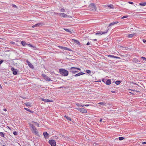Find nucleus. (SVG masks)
<instances>
[{
	"label": "nucleus",
	"instance_id": "nucleus-26",
	"mask_svg": "<svg viewBox=\"0 0 146 146\" xmlns=\"http://www.w3.org/2000/svg\"><path fill=\"white\" fill-rule=\"evenodd\" d=\"M13 74L14 75H16L17 74V71L16 70H15L14 71H13Z\"/></svg>",
	"mask_w": 146,
	"mask_h": 146
},
{
	"label": "nucleus",
	"instance_id": "nucleus-23",
	"mask_svg": "<svg viewBox=\"0 0 146 146\" xmlns=\"http://www.w3.org/2000/svg\"><path fill=\"white\" fill-rule=\"evenodd\" d=\"M139 5L141 6H145L146 5V3H139Z\"/></svg>",
	"mask_w": 146,
	"mask_h": 146
},
{
	"label": "nucleus",
	"instance_id": "nucleus-34",
	"mask_svg": "<svg viewBox=\"0 0 146 146\" xmlns=\"http://www.w3.org/2000/svg\"><path fill=\"white\" fill-rule=\"evenodd\" d=\"M29 46L32 47V48H34L35 46L31 44H27Z\"/></svg>",
	"mask_w": 146,
	"mask_h": 146
},
{
	"label": "nucleus",
	"instance_id": "nucleus-25",
	"mask_svg": "<svg viewBox=\"0 0 146 146\" xmlns=\"http://www.w3.org/2000/svg\"><path fill=\"white\" fill-rule=\"evenodd\" d=\"M40 25V23L37 24H35V25H34L32 27L33 28H34V27H37L39 25Z\"/></svg>",
	"mask_w": 146,
	"mask_h": 146
},
{
	"label": "nucleus",
	"instance_id": "nucleus-38",
	"mask_svg": "<svg viewBox=\"0 0 146 146\" xmlns=\"http://www.w3.org/2000/svg\"><path fill=\"white\" fill-rule=\"evenodd\" d=\"M12 6L14 8L17 9L18 8L17 6L14 4H12Z\"/></svg>",
	"mask_w": 146,
	"mask_h": 146
},
{
	"label": "nucleus",
	"instance_id": "nucleus-31",
	"mask_svg": "<svg viewBox=\"0 0 146 146\" xmlns=\"http://www.w3.org/2000/svg\"><path fill=\"white\" fill-rule=\"evenodd\" d=\"M124 139V138L123 137H119V139L120 140H123Z\"/></svg>",
	"mask_w": 146,
	"mask_h": 146
},
{
	"label": "nucleus",
	"instance_id": "nucleus-39",
	"mask_svg": "<svg viewBox=\"0 0 146 146\" xmlns=\"http://www.w3.org/2000/svg\"><path fill=\"white\" fill-rule=\"evenodd\" d=\"M127 17H128V16H123V17L121 18V19H123L126 18H127Z\"/></svg>",
	"mask_w": 146,
	"mask_h": 146
},
{
	"label": "nucleus",
	"instance_id": "nucleus-19",
	"mask_svg": "<svg viewBox=\"0 0 146 146\" xmlns=\"http://www.w3.org/2000/svg\"><path fill=\"white\" fill-rule=\"evenodd\" d=\"M133 61L136 63L138 62H139L138 60L136 58H134L133 59Z\"/></svg>",
	"mask_w": 146,
	"mask_h": 146
},
{
	"label": "nucleus",
	"instance_id": "nucleus-40",
	"mask_svg": "<svg viewBox=\"0 0 146 146\" xmlns=\"http://www.w3.org/2000/svg\"><path fill=\"white\" fill-rule=\"evenodd\" d=\"M112 58H119V59L120 58L118 57H117L114 56H112Z\"/></svg>",
	"mask_w": 146,
	"mask_h": 146
},
{
	"label": "nucleus",
	"instance_id": "nucleus-43",
	"mask_svg": "<svg viewBox=\"0 0 146 146\" xmlns=\"http://www.w3.org/2000/svg\"><path fill=\"white\" fill-rule=\"evenodd\" d=\"M4 60H2L0 61V64H1L3 62Z\"/></svg>",
	"mask_w": 146,
	"mask_h": 146
},
{
	"label": "nucleus",
	"instance_id": "nucleus-24",
	"mask_svg": "<svg viewBox=\"0 0 146 146\" xmlns=\"http://www.w3.org/2000/svg\"><path fill=\"white\" fill-rule=\"evenodd\" d=\"M24 109H25L26 110H27V111H29L31 113H33V111L30 110L28 108H25Z\"/></svg>",
	"mask_w": 146,
	"mask_h": 146
},
{
	"label": "nucleus",
	"instance_id": "nucleus-14",
	"mask_svg": "<svg viewBox=\"0 0 146 146\" xmlns=\"http://www.w3.org/2000/svg\"><path fill=\"white\" fill-rule=\"evenodd\" d=\"M118 23V21H115V22H113V23H110L109 26V27L110 26H112V25H113L115 24H116L117 23Z\"/></svg>",
	"mask_w": 146,
	"mask_h": 146
},
{
	"label": "nucleus",
	"instance_id": "nucleus-37",
	"mask_svg": "<svg viewBox=\"0 0 146 146\" xmlns=\"http://www.w3.org/2000/svg\"><path fill=\"white\" fill-rule=\"evenodd\" d=\"M86 72L88 73H90L91 72L90 70H86Z\"/></svg>",
	"mask_w": 146,
	"mask_h": 146
},
{
	"label": "nucleus",
	"instance_id": "nucleus-36",
	"mask_svg": "<svg viewBox=\"0 0 146 146\" xmlns=\"http://www.w3.org/2000/svg\"><path fill=\"white\" fill-rule=\"evenodd\" d=\"M108 6L110 8H112L113 7V5H110Z\"/></svg>",
	"mask_w": 146,
	"mask_h": 146
},
{
	"label": "nucleus",
	"instance_id": "nucleus-55",
	"mask_svg": "<svg viewBox=\"0 0 146 146\" xmlns=\"http://www.w3.org/2000/svg\"><path fill=\"white\" fill-rule=\"evenodd\" d=\"M102 121V119H101L100 120V122H101Z\"/></svg>",
	"mask_w": 146,
	"mask_h": 146
},
{
	"label": "nucleus",
	"instance_id": "nucleus-3",
	"mask_svg": "<svg viewBox=\"0 0 146 146\" xmlns=\"http://www.w3.org/2000/svg\"><path fill=\"white\" fill-rule=\"evenodd\" d=\"M75 69H77L79 70H80L81 69L80 68H78L72 67L70 69V72H72L73 74H75L76 72H78V71L76 70Z\"/></svg>",
	"mask_w": 146,
	"mask_h": 146
},
{
	"label": "nucleus",
	"instance_id": "nucleus-4",
	"mask_svg": "<svg viewBox=\"0 0 146 146\" xmlns=\"http://www.w3.org/2000/svg\"><path fill=\"white\" fill-rule=\"evenodd\" d=\"M90 10L91 11H96V7L95 6L94 4L91 3L89 6Z\"/></svg>",
	"mask_w": 146,
	"mask_h": 146
},
{
	"label": "nucleus",
	"instance_id": "nucleus-35",
	"mask_svg": "<svg viewBox=\"0 0 146 146\" xmlns=\"http://www.w3.org/2000/svg\"><path fill=\"white\" fill-rule=\"evenodd\" d=\"M141 58L143 60H145V61H146V58L145 57H141Z\"/></svg>",
	"mask_w": 146,
	"mask_h": 146
},
{
	"label": "nucleus",
	"instance_id": "nucleus-8",
	"mask_svg": "<svg viewBox=\"0 0 146 146\" xmlns=\"http://www.w3.org/2000/svg\"><path fill=\"white\" fill-rule=\"evenodd\" d=\"M42 76L44 77V79L46 81H50L51 80L50 78H49L48 76H47L46 75L43 74H42Z\"/></svg>",
	"mask_w": 146,
	"mask_h": 146
},
{
	"label": "nucleus",
	"instance_id": "nucleus-53",
	"mask_svg": "<svg viewBox=\"0 0 146 146\" xmlns=\"http://www.w3.org/2000/svg\"><path fill=\"white\" fill-rule=\"evenodd\" d=\"M85 106V105H80V106H82V107H84Z\"/></svg>",
	"mask_w": 146,
	"mask_h": 146
},
{
	"label": "nucleus",
	"instance_id": "nucleus-56",
	"mask_svg": "<svg viewBox=\"0 0 146 146\" xmlns=\"http://www.w3.org/2000/svg\"><path fill=\"white\" fill-rule=\"evenodd\" d=\"M4 110L5 111H6L7 110L6 109H5Z\"/></svg>",
	"mask_w": 146,
	"mask_h": 146
},
{
	"label": "nucleus",
	"instance_id": "nucleus-5",
	"mask_svg": "<svg viewBox=\"0 0 146 146\" xmlns=\"http://www.w3.org/2000/svg\"><path fill=\"white\" fill-rule=\"evenodd\" d=\"M76 109L80 111V112L84 113H87V111L85 109L83 108H76Z\"/></svg>",
	"mask_w": 146,
	"mask_h": 146
},
{
	"label": "nucleus",
	"instance_id": "nucleus-20",
	"mask_svg": "<svg viewBox=\"0 0 146 146\" xmlns=\"http://www.w3.org/2000/svg\"><path fill=\"white\" fill-rule=\"evenodd\" d=\"M64 117H65L69 121H71V119L70 117H69L66 115L64 116Z\"/></svg>",
	"mask_w": 146,
	"mask_h": 146
},
{
	"label": "nucleus",
	"instance_id": "nucleus-1",
	"mask_svg": "<svg viewBox=\"0 0 146 146\" xmlns=\"http://www.w3.org/2000/svg\"><path fill=\"white\" fill-rule=\"evenodd\" d=\"M60 73L63 76H67L68 75V71L63 68H61L59 69Z\"/></svg>",
	"mask_w": 146,
	"mask_h": 146
},
{
	"label": "nucleus",
	"instance_id": "nucleus-57",
	"mask_svg": "<svg viewBox=\"0 0 146 146\" xmlns=\"http://www.w3.org/2000/svg\"><path fill=\"white\" fill-rule=\"evenodd\" d=\"M94 40L95 41H96L97 40L96 39H95Z\"/></svg>",
	"mask_w": 146,
	"mask_h": 146
},
{
	"label": "nucleus",
	"instance_id": "nucleus-54",
	"mask_svg": "<svg viewBox=\"0 0 146 146\" xmlns=\"http://www.w3.org/2000/svg\"><path fill=\"white\" fill-rule=\"evenodd\" d=\"M111 92L112 93H115V91H111Z\"/></svg>",
	"mask_w": 146,
	"mask_h": 146
},
{
	"label": "nucleus",
	"instance_id": "nucleus-16",
	"mask_svg": "<svg viewBox=\"0 0 146 146\" xmlns=\"http://www.w3.org/2000/svg\"><path fill=\"white\" fill-rule=\"evenodd\" d=\"M21 43L22 44V45L23 46H25L26 45L28 44H27L26 43V42L24 41H22L21 42Z\"/></svg>",
	"mask_w": 146,
	"mask_h": 146
},
{
	"label": "nucleus",
	"instance_id": "nucleus-42",
	"mask_svg": "<svg viewBox=\"0 0 146 146\" xmlns=\"http://www.w3.org/2000/svg\"><path fill=\"white\" fill-rule=\"evenodd\" d=\"M13 134L15 135H17V133L16 131H14L13 132Z\"/></svg>",
	"mask_w": 146,
	"mask_h": 146
},
{
	"label": "nucleus",
	"instance_id": "nucleus-48",
	"mask_svg": "<svg viewBox=\"0 0 146 146\" xmlns=\"http://www.w3.org/2000/svg\"><path fill=\"white\" fill-rule=\"evenodd\" d=\"M143 42L144 43H145L146 42V40L145 39H143Z\"/></svg>",
	"mask_w": 146,
	"mask_h": 146
},
{
	"label": "nucleus",
	"instance_id": "nucleus-50",
	"mask_svg": "<svg viewBox=\"0 0 146 146\" xmlns=\"http://www.w3.org/2000/svg\"><path fill=\"white\" fill-rule=\"evenodd\" d=\"M146 143V142H142V144L143 145L145 144Z\"/></svg>",
	"mask_w": 146,
	"mask_h": 146
},
{
	"label": "nucleus",
	"instance_id": "nucleus-17",
	"mask_svg": "<svg viewBox=\"0 0 146 146\" xmlns=\"http://www.w3.org/2000/svg\"><path fill=\"white\" fill-rule=\"evenodd\" d=\"M74 40V42L77 44H78L79 45H80V43L78 41L76 40Z\"/></svg>",
	"mask_w": 146,
	"mask_h": 146
},
{
	"label": "nucleus",
	"instance_id": "nucleus-11",
	"mask_svg": "<svg viewBox=\"0 0 146 146\" xmlns=\"http://www.w3.org/2000/svg\"><path fill=\"white\" fill-rule=\"evenodd\" d=\"M43 134L44 136V137L46 139L49 137V134L46 132H44L43 133Z\"/></svg>",
	"mask_w": 146,
	"mask_h": 146
},
{
	"label": "nucleus",
	"instance_id": "nucleus-13",
	"mask_svg": "<svg viewBox=\"0 0 146 146\" xmlns=\"http://www.w3.org/2000/svg\"><path fill=\"white\" fill-rule=\"evenodd\" d=\"M134 35H135V34L134 33L127 35V36L129 38H131Z\"/></svg>",
	"mask_w": 146,
	"mask_h": 146
},
{
	"label": "nucleus",
	"instance_id": "nucleus-32",
	"mask_svg": "<svg viewBox=\"0 0 146 146\" xmlns=\"http://www.w3.org/2000/svg\"><path fill=\"white\" fill-rule=\"evenodd\" d=\"M64 29L66 31L68 32H70V31L68 29Z\"/></svg>",
	"mask_w": 146,
	"mask_h": 146
},
{
	"label": "nucleus",
	"instance_id": "nucleus-44",
	"mask_svg": "<svg viewBox=\"0 0 146 146\" xmlns=\"http://www.w3.org/2000/svg\"><path fill=\"white\" fill-rule=\"evenodd\" d=\"M15 70L14 68L13 67H12L11 68V70L13 71H14Z\"/></svg>",
	"mask_w": 146,
	"mask_h": 146
},
{
	"label": "nucleus",
	"instance_id": "nucleus-10",
	"mask_svg": "<svg viewBox=\"0 0 146 146\" xmlns=\"http://www.w3.org/2000/svg\"><path fill=\"white\" fill-rule=\"evenodd\" d=\"M59 14L60 15V16L63 17H68V16L66 14L64 13H59Z\"/></svg>",
	"mask_w": 146,
	"mask_h": 146
},
{
	"label": "nucleus",
	"instance_id": "nucleus-12",
	"mask_svg": "<svg viewBox=\"0 0 146 146\" xmlns=\"http://www.w3.org/2000/svg\"><path fill=\"white\" fill-rule=\"evenodd\" d=\"M84 74L85 73H83V72H80L79 73L77 74L74 75V76H75V77H77V76H80V75H82L83 74Z\"/></svg>",
	"mask_w": 146,
	"mask_h": 146
},
{
	"label": "nucleus",
	"instance_id": "nucleus-58",
	"mask_svg": "<svg viewBox=\"0 0 146 146\" xmlns=\"http://www.w3.org/2000/svg\"><path fill=\"white\" fill-rule=\"evenodd\" d=\"M2 146H5V145H2Z\"/></svg>",
	"mask_w": 146,
	"mask_h": 146
},
{
	"label": "nucleus",
	"instance_id": "nucleus-45",
	"mask_svg": "<svg viewBox=\"0 0 146 146\" xmlns=\"http://www.w3.org/2000/svg\"><path fill=\"white\" fill-rule=\"evenodd\" d=\"M128 3H129V4H133V2H130V1H129L128 2Z\"/></svg>",
	"mask_w": 146,
	"mask_h": 146
},
{
	"label": "nucleus",
	"instance_id": "nucleus-41",
	"mask_svg": "<svg viewBox=\"0 0 146 146\" xmlns=\"http://www.w3.org/2000/svg\"><path fill=\"white\" fill-rule=\"evenodd\" d=\"M76 105H77V106H80V105H81V104H80L79 103H76Z\"/></svg>",
	"mask_w": 146,
	"mask_h": 146
},
{
	"label": "nucleus",
	"instance_id": "nucleus-28",
	"mask_svg": "<svg viewBox=\"0 0 146 146\" xmlns=\"http://www.w3.org/2000/svg\"><path fill=\"white\" fill-rule=\"evenodd\" d=\"M0 135L2 137H4V133L2 132H0Z\"/></svg>",
	"mask_w": 146,
	"mask_h": 146
},
{
	"label": "nucleus",
	"instance_id": "nucleus-22",
	"mask_svg": "<svg viewBox=\"0 0 146 146\" xmlns=\"http://www.w3.org/2000/svg\"><path fill=\"white\" fill-rule=\"evenodd\" d=\"M106 103H104V102H100L99 103H98V104H100L101 105H104V106L105 105V104H106Z\"/></svg>",
	"mask_w": 146,
	"mask_h": 146
},
{
	"label": "nucleus",
	"instance_id": "nucleus-59",
	"mask_svg": "<svg viewBox=\"0 0 146 146\" xmlns=\"http://www.w3.org/2000/svg\"><path fill=\"white\" fill-rule=\"evenodd\" d=\"M62 87H60V88H62Z\"/></svg>",
	"mask_w": 146,
	"mask_h": 146
},
{
	"label": "nucleus",
	"instance_id": "nucleus-49",
	"mask_svg": "<svg viewBox=\"0 0 146 146\" xmlns=\"http://www.w3.org/2000/svg\"><path fill=\"white\" fill-rule=\"evenodd\" d=\"M59 47H60V48H61L62 49H64V47H63V46H59Z\"/></svg>",
	"mask_w": 146,
	"mask_h": 146
},
{
	"label": "nucleus",
	"instance_id": "nucleus-21",
	"mask_svg": "<svg viewBox=\"0 0 146 146\" xmlns=\"http://www.w3.org/2000/svg\"><path fill=\"white\" fill-rule=\"evenodd\" d=\"M42 101H45V102H49L51 101L49 100H48V99L46 100V99H42Z\"/></svg>",
	"mask_w": 146,
	"mask_h": 146
},
{
	"label": "nucleus",
	"instance_id": "nucleus-18",
	"mask_svg": "<svg viewBox=\"0 0 146 146\" xmlns=\"http://www.w3.org/2000/svg\"><path fill=\"white\" fill-rule=\"evenodd\" d=\"M25 104L27 106H29L30 107H31V106L30 103L29 102L25 103Z\"/></svg>",
	"mask_w": 146,
	"mask_h": 146
},
{
	"label": "nucleus",
	"instance_id": "nucleus-27",
	"mask_svg": "<svg viewBox=\"0 0 146 146\" xmlns=\"http://www.w3.org/2000/svg\"><path fill=\"white\" fill-rule=\"evenodd\" d=\"M64 50H69V51H72V50L70 49L67 48V47H64Z\"/></svg>",
	"mask_w": 146,
	"mask_h": 146
},
{
	"label": "nucleus",
	"instance_id": "nucleus-7",
	"mask_svg": "<svg viewBox=\"0 0 146 146\" xmlns=\"http://www.w3.org/2000/svg\"><path fill=\"white\" fill-rule=\"evenodd\" d=\"M108 31V30L105 31L104 32H102V31H98L95 34V35H102L103 34H105L107 33Z\"/></svg>",
	"mask_w": 146,
	"mask_h": 146
},
{
	"label": "nucleus",
	"instance_id": "nucleus-33",
	"mask_svg": "<svg viewBox=\"0 0 146 146\" xmlns=\"http://www.w3.org/2000/svg\"><path fill=\"white\" fill-rule=\"evenodd\" d=\"M60 11L62 12H65V9L63 8H62L60 9Z\"/></svg>",
	"mask_w": 146,
	"mask_h": 146
},
{
	"label": "nucleus",
	"instance_id": "nucleus-2",
	"mask_svg": "<svg viewBox=\"0 0 146 146\" xmlns=\"http://www.w3.org/2000/svg\"><path fill=\"white\" fill-rule=\"evenodd\" d=\"M30 126L32 128L31 130L33 133L37 135H38V132L36 127L33 125V124H30Z\"/></svg>",
	"mask_w": 146,
	"mask_h": 146
},
{
	"label": "nucleus",
	"instance_id": "nucleus-47",
	"mask_svg": "<svg viewBox=\"0 0 146 146\" xmlns=\"http://www.w3.org/2000/svg\"><path fill=\"white\" fill-rule=\"evenodd\" d=\"M113 55H108V57H110L112 58V56H113Z\"/></svg>",
	"mask_w": 146,
	"mask_h": 146
},
{
	"label": "nucleus",
	"instance_id": "nucleus-52",
	"mask_svg": "<svg viewBox=\"0 0 146 146\" xmlns=\"http://www.w3.org/2000/svg\"><path fill=\"white\" fill-rule=\"evenodd\" d=\"M89 106V104H86V105H85V106Z\"/></svg>",
	"mask_w": 146,
	"mask_h": 146
},
{
	"label": "nucleus",
	"instance_id": "nucleus-15",
	"mask_svg": "<svg viewBox=\"0 0 146 146\" xmlns=\"http://www.w3.org/2000/svg\"><path fill=\"white\" fill-rule=\"evenodd\" d=\"M111 81L110 79H108L107 80L106 82V84L107 85H109L111 84Z\"/></svg>",
	"mask_w": 146,
	"mask_h": 146
},
{
	"label": "nucleus",
	"instance_id": "nucleus-9",
	"mask_svg": "<svg viewBox=\"0 0 146 146\" xmlns=\"http://www.w3.org/2000/svg\"><path fill=\"white\" fill-rule=\"evenodd\" d=\"M26 62L27 63L29 67L32 69L34 68V66L28 60L26 61Z\"/></svg>",
	"mask_w": 146,
	"mask_h": 146
},
{
	"label": "nucleus",
	"instance_id": "nucleus-6",
	"mask_svg": "<svg viewBox=\"0 0 146 146\" xmlns=\"http://www.w3.org/2000/svg\"><path fill=\"white\" fill-rule=\"evenodd\" d=\"M49 143L51 146H56V142L53 140H49Z\"/></svg>",
	"mask_w": 146,
	"mask_h": 146
},
{
	"label": "nucleus",
	"instance_id": "nucleus-29",
	"mask_svg": "<svg viewBox=\"0 0 146 146\" xmlns=\"http://www.w3.org/2000/svg\"><path fill=\"white\" fill-rule=\"evenodd\" d=\"M121 83V82L120 81H117L115 82V84L117 85Z\"/></svg>",
	"mask_w": 146,
	"mask_h": 146
},
{
	"label": "nucleus",
	"instance_id": "nucleus-51",
	"mask_svg": "<svg viewBox=\"0 0 146 146\" xmlns=\"http://www.w3.org/2000/svg\"><path fill=\"white\" fill-rule=\"evenodd\" d=\"M90 44V43L89 42H88L86 44L87 45H89Z\"/></svg>",
	"mask_w": 146,
	"mask_h": 146
},
{
	"label": "nucleus",
	"instance_id": "nucleus-46",
	"mask_svg": "<svg viewBox=\"0 0 146 146\" xmlns=\"http://www.w3.org/2000/svg\"><path fill=\"white\" fill-rule=\"evenodd\" d=\"M10 43H11L13 44H15V43L13 42H11Z\"/></svg>",
	"mask_w": 146,
	"mask_h": 146
},
{
	"label": "nucleus",
	"instance_id": "nucleus-30",
	"mask_svg": "<svg viewBox=\"0 0 146 146\" xmlns=\"http://www.w3.org/2000/svg\"><path fill=\"white\" fill-rule=\"evenodd\" d=\"M32 123H34L36 124L35 125H36L37 126H38V127L39 126V124L38 123H37L36 122H34V121H33Z\"/></svg>",
	"mask_w": 146,
	"mask_h": 146
}]
</instances>
